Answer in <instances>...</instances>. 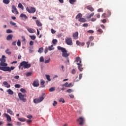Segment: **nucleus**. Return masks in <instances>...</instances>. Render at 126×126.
<instances>
[{
    "mask_svg": "<svg viewBox=\"0 0 126 126\" xmlns=\"http://www.w3.org/2000/svg\"><path fill=\"white\" fill-rule=\"evenodd\" d=\"M53 47H54V45H51L50 46L48 47V50L49 51H52V50H54V48H53Z\"/></svg>",
    "mask_w": 126,
    "mask_h": 126,
    "instance_id": "f704fd0d",
    "label": "nucleus"
},
{
    "mask_svg": "<svg viewBox=\"0 0 126 126\" xmlns=\"http://www.w3.org/2000/svg\"><path fill=\"white\" fill-rule=\"evenodd\" d=\"M43 47H41L38 50V53H40V54L43 53Z\"/></svg>",
    "mask_w": 126,
    "mask_h": 126,
    "instance_id": "e433bc0d",
    "label": "nucleus"
},
{
    "mask_svg": "<svg viewBox=\"0 0 126 126\" xmlns=\"http://www.w3.org/2000/svg\"><path fill=\"white\" fill-rule=\"evenodd\" d=\"M56 90L55 87H51L50 89H49V92H54Z\"/></svg>",
    "mask_w": 126,
    "mask_h": 126,
    "instance_id": "c85d7f7f",
    "label": "nucleus"
},
{
    "mask_svg": "<svg viewBox=\"0 0 126 126\" xmlns=\"http://www.w3.org/2000/svg\"><path fill=\"white\" fill-rule=\"evenodd\" d=\"M20 91H21V92H22L23 93H26V90L24 89H23V88L21 89Z\"/></svg>",
    "mask_w": 126,
    "mask_h": 126,
    "instance_id": "c03bdc74",
    "label": "nucleus"
},
{
    "mask_svg": "<svg viewBox=\"0 0 126 126\" xmlns=\"http://www.w3.org/2000/svg\"><path fill=\"white\" fill-rule=\"evenodd\" d=\"M36 23L38 27L42 26V23H41V22L39 21V20H37L36 21Z\"/></svg>",
    "mask_w": 126,
    "mask_h": 126,
    "instance_id": "5701e85b",
    "label": "nucleus"
},
{
    "mask_svg": "<svg viewBox=\"0 0 126 126\" xmlns=\"http://www.w3.org/2000/svg\"><path fill=\"white\" fill-rule=\"evenodd\" d=\"M72 86H73V85H72V83H70L68 85V87H72Z\"/></svg>",
    "mask_w": 126,
    "mask_h": 126,
    "instance_id": "e2e57ef3",
    "label": "nucleus"
},
{
    "mask_svg": "<svg viewBox=\"0 0 126 126\" xmlns=\"http://www.w3.org/2000/svg\"><path fill=\"white\" fill-rule=\"evenodd\" d=\"M103 8H99L97 10V12H103Z\"/></svg>",
    "mask_w": 126,
    "mask_h": 126,
    "instance_id": "864d4df0",
    "label": "nucleus"
},
{
    "mask_svg": "<svg viewBox=\"0 0 126 126\" xmlns=\"http://www.w3.org/2000/svg\"><path fill=\"white\" fill-rule=\"evenodd\" d=\"M18 7L23 10V5H22V4H21V3L18 4Z\"/></svg>",
    "mask_w": 126,
    "mask_h": 126,
    "instance_id": "58836bf2",
    "label": "nucleus"
},
{
    "mask_svg": "<svg viewBox=\"0 0 126 126\" xmlns=\"http://www.w3.org/2000/svg\"><path fill=\"white\" fill-rule=\"evenodd\" d=\"M26 10L29 13H34V12H36V9L33 7H27Z\"/></svg>",
    "mask_w": 126,
    "mask_h": 126,
    "instance_id": "0eeeda50",
    "label": "nucleus"
},
{
    "mask_svg": "<svg viewBox=\"0 0 126 126\" xmlns=\"http://www.w3.org/2000/svg\"><path fill=\"white\" fill-rule=\"evenodd\" d=\"M44 61H45V59H44V57L43 56L40 57L39 58V61L40 62V63L44 62Z\"/></svg>",
    "mask_w": 126,
    "mask_h": 126,
    "instance_id": "7c9ffc66",
    "label": "nucleus"
},
{
    "mask_svg": "<svg viewBox=\"0 0 126 126\" xmlns=\"http://www.w3.org/2000/svg\"><path fill=\"white\" fill-rule=\"evenodd\" d=\"M10 24L12 25V26H15V27H17L16 26V23L13 22V21H10Z\"/></svg>",
    "mask_w": 126,
    "mask_h": 126,
    "instance_id": "a878e982",
    "label": "nucleus"
},
{
    "mask_svg": "<svg viewBox=\"0 0 126 126\" xmlns=\"http://www.w3.org/2000/svg\"><path fill=\"white\" fill-rule=\"evenodd\" d=\"M82 78V74H80L79 75V79L80 80Z\"/></svg>",
    "mask_w": 126,
    "mask_h": 126,
    "instance_id": "338daca9",
    "label": "nucleus"
},
{
    "mask_svg": "<svg viewBox=\"0 0 126 126\" xmlns=\"http://www.w3.org/2000/svg\"><path fill=\"white\" fill-rule=\"evenodd\" d=\"M94 40V37L90 36L89 37V41L86 43L87 45V48H89V45H90L91 42Z\"/></svg>",
    "mask_w": 126,
    "mask_h": 126,
    "instance_id": "9d476101",
    "label": "nucleus"
},
{
    "mask_svg": "<svg viewBox=\"0 0 126 126\" xmlns=\"http://www.w3.org/2000/svg\"><path fill=\"white\" fill-rule=\"evenodd\" d=\"M8 64L6 63H0V70H2L3 71H8L11 72V70H13L15 67L11 66V67L7 66Z\"/></svg>",
    "mask_w": 126,
    "mask_h": 126,
    "instance_id": "f257e3e1",
    "label": "nucleus"
},
{
    "mask_svg": "<svg viewBox=\"0 0 126 126\" xmlns=\"http://www.w3.org/2000/svg\"><path fill=\"white\" fill-rule=\"evenodd\" d=\"M92 16H94V13H91L88 17V18H91Z\"/></svg>",
    "mask_w": 126,
    "mask_h": 126,
    "instance_id": "6e6d98bb",
    "label": "nucleus"
},
{
    "mask_svg": "<svg viewBox=\"0 0 126 126\" xmlns=\"http://www.w3.org/2000/svg\"><path fill=\"white\" fill-rule=\"evenodd\" d=\"M7 92H8V94H9L10 95L13 94V91H12L10 89L8 90Z\"/></svg>",
    "mask_w": 126,
    "mask_h": 126,
    "instance_id": "c756f323",
    "label": "nucleus"
},
{
    "mask_svg": "<svg viewBox=\"0 0 126 126\" xmlns=\"http://www.w3.org/2000/svg\"><path fill=\"white\" fill-rule=\"evenodd\" d=\"M51 32L52 33V34H55L56 33V31H55V30H54V29H52Z\"/></svg>",
    "mask_w": 126,
    "mask_h": 126,
    "instance_id": "0e129e2a",
    "label": "nucleus"
},
{
    "mask_svg": "<svg viewBox=\"0 0 126 126\" xmlns=\"http://www.w3.org/2000/svg\"><path fill=\"white\" fill-rule=\"evenodd\" d=\"M59 102H62L63 103H64L65 101L63 98H60L59 99Z\"/></svg>",
    "mask_w": 126,
    "mask_h": 126,
    "instance_id": "4d7b16f0",
    "label": "nucleus"
},
{
    "mask_svg": "<svg viewBox=\"0 0 126 126\" xmlns=\"http://www.w3.org/2000/svg\"><path fill=\"white\" fill-rule=\"evenodd\" d=\"M44 99H45L44 95H42L40 96L39 98H35L33 100V103H34V104H38V103H41V102H42Z\"/></svg>",
    "mask_w": 126,
    "mask_h": 126,
    "instance_id": "39448f33",
    "label": "nucleus"
},
{
    "mask_svg": "<svg viewBox=\"0 0 126 126\" xmlns=\"http://www.w3.org/2000/svg\"><path fill=\"white\" fill-rule=\"evenodd\" d=\"M21 66H23L24 68H30L31 67V64L28 63V62L23 61L20 63L19 68H20Z\"/></svg>",
    "mask_w": 126,
    "mask_h": 126,
    "instance_id": "20e7f679",
    "label": "nucleus"
},
{
    "mask_svg": "<svg viewBox=\"0 0 126 126\" xmlns=\"http://www.w3.org/2000/svg\"><path fill=\"white\" fill-rule=\"evenodd\" d=\"M26 76L28 77V76H31L32 75V73L31 72H29L28 73H26Z\"/></svg>",
    "mask_w": 126,
    "mask_h": 126,
    "instance_id": "79ce46f5",
    "label": "nucleus"
},
{
    "mask_svg": "<svg viewBox=\"0 0 126 126\" xmlns=\"http://www.w3.org/2000/svg\"><path fill=\"white\" fill-rule=\"evenodd\" d=\"M51 62V59L49 58L47 60H45L44 62V63H49Z\"/></svg>",
    "mask_w": 126,
    "mask_h": 126,
    "instance_id": "a19ab883",
    "label": "nucleus"
},
{
    "mask_svg": "<svg viewBox=\"0 0 126 126\" xmlns=\"http://www.w3.org/2000/svg\"><path fill=\"white\" fill-rule=\"evenodd\" d=\"M88 33H94V31H93V30H89V31H88Z\"/></svg>",
    "mask_w": 126,
    "mask_h": 126,
    "instance_id": "69168bd1",
    "label": "nucleus"
},
{
    "mask_svg": "<svg viewBox=\"0 0 126 126\" xmlns=\"http://www.w3.org/2000/svg\"><path fill=\"white\" fill-rule=\"evenodd\" d=\"M17 45L19 47H20V46H21V42L20 41V40H18V41L17 42Z\"/></svg>",
    "mask_w": 126,
    "mask_h": 126,
    "instance_id": "37998d69",
    "label": "nucleus"
},
{
    "mask_svg": "<svg viewBox=\"0 0 126 126\" xmlns=\"http://www.w3.org/2000/svg\"><path fill=\"white\" fill-rule=\"evenodd\" d=\"M75 62L76 63V64L78 65V68L80 71H82L83 70V67H82V63L81 62V59L80 57H77L75 59Z\"/></svg>",
    "mask_w": 126,
    "mask_h": 126,
    "instance_id": "f03ea898",
    "label": "nucleus"
},
{
    "mask_svg": "<svg viewBox=\"0 0 126 126\" xmlns=\"http://www.w3.org/2000/svg\"><path fill=\"white\" fill-rule=\"evenodd\" d=\"M5 53L6 54H7V55H11V52H10L9 51V49H7V50H5Z\"/></svg>",
    "mask_w": 126,
    "mask_h": 126,
    "instance_id": "cd10ccee",
    "label": "nucleus"
},
{
    "mask_svg": "<svg viewBox=\"0 0 126 126\" xmlns=\"http://www.w3.org/2000/svg\"><path fill=\"white\" fill-rule=\"evenodd\" d=\"M27 118H28V119H32V118H33V116H32V115H28L27 116Z\"/></svg>",
    "mask_w": 126,
    "mask_h": 126,
    "instance_id": "5fc2aeb1",
    "label": "nucleus"
},
{
    "mask_svg": "<svg viewBox=\"0 0 126 126\" xmlns=\"http://www.w3.org/2000/svg\"><path fill=\"white\" fill-rule=\"evenodd\" d=\"M6 33H7L8 34H9V33H12V31H11V30L8 29L6 30Z\"/></svg>",
    "mask_w": 126,
    "mask_h": 126,
    "instance_id": "de8ad7c7",
    "label": "nucleus"
},
{
    "mask_svg": "<svg viewBox=\"0 0 126 126\" xmlns=\"http://www.w3.org/2000/svg\"><path fill=\"white\" fill-rule=\"evenodd\" d=\"M83 27H88V24L85 23V24H83Z\"/></svg>",
    "mask_w": 126,
    "mask_h": 126,
    "instance_id": "680f3d73",
    "label": "nucleus"
},
{
    "mask_svg": "<svg viewBox=\"0 0 126 126\" xmlns=\"http://www.w3.org/2000/svg\"><path fill=\"white\" fill-rule=\"evenodd\" d=\"M107 13H108L107 15H108V17L111 16V11L108 10L107 11Z\"/></svg>",
    "mask_w": 126,
    "mask_h": 126,
    "instance_id": "13d9d810",
    "label": "nucleus"
},
{
    "mask_svg": "<svg viewBox=\"0 0 126 126\" xmlns=\"http://www.w3.org/2000/svg\"><path fill=\"white\" fill-rule=\"evenodd\" d=\"M56 105H58V102L56 100H54V103H53V106L56 107Z\"/></svg>",
    "mask_w": 126,
    "mask_h": 126,
    "instance_id": "a18cd8bd",
    "label": "nucleus"
},
{
    "mask_svg": "<svg viewBox=\"0 0 126 126\" xmlns=\"http://www.w3.org/2000/svg\"><path fill=\"white\" fill-rule=\"evenodd\" d=\"M3 3H5V4H8L9 2H10V0H3Z\"/></svg>",
    "mask_w": 126,
    "mask_h": 126,
    "instance_id": "393cba45",
    "label": "nucleus"
},
{
    "mask_svg": "<svg viewBox=\"0 0 126 126\" xmlns=\"http://www.w3.org/2000/svg\"><path fill=\"white\" fill-rule=\"evenodd\" d=\"M65 43L68 46H72L73 43H72V39L70 37H67L65 40Z\"/></svg>",
    "mask_w": 126,
    "mask_h": 126,
    "instance_id": "6e6552de",
    "label": "nucleus"
},
{
    "mask_svg": "<svg viewBox=\"0 0 126 126\" xmlns=\"http://www.w3.org/2000/svg\"><path fill=\"white\" fill-rule=\"evenodd\" d=\"M6 59V57H5V56L3 55L2 56L1 59H0V63H5L6 60H5Z\"/></svg>",
    "mask_w": 126,
    "mask_h": 126,
    "instance_id": "ddd939ff",
    "label": "nucleus"
},
{
    "mask_svg": "<svg viewBox=\"0 0 126 126\" xmlns=\"http://www.w3.org/2000/svg\"><path fill=\"white\" fill-rule=\"evenodd\" d=\"M82 17V14L81 13H79L76 16V19H79V18H81Z\"/></svg>",
    "mask_w": 126,
    "mask_h": 126,
    "instance_id": "b1692460",
    "label": "nucleus"
},
{
    "mask_svg": "<svg viewBox=\"0 0 126 126\" xmlns=\"http://www.w3.org/2000/svg\"><path fill=\"white\" fill-rule=\"evenodd\" d=\"M76 72V70H75V69H73L71 71L72 74H75Z\"/></svg>",
    "mask_w": 126,
    "mask_h": 126,
    "instance_id": "09e8293b",
    "label": "nucleus"
},
{
    "mask_svg": "<svg viewBox=\"0 0 126 126\" xmlns=\"http://www.w3.org/2000/svg\"><path fill=\"white\" fill-rule=\"evenodd\" d=\"M32 85L34 87H38V86H39V82H38L37 81H34L32 83Z\"/></svg>",
    "mask_w": 126,
    "mask_h": 126,
    "instance_id": "dca6fc26",
    "label": "nucleus"
},
{
    "mask_svg": "<svg viewBox=\"0 0 126 126\" xmlns=\"http://www.w3.org/2000/svg\"><path fill=\"white\" fill-rule=\"evenodd\" d=\"M107 17H109V16L106 13H103L101 16V18H106Z\"/></svg>",
    "mask_w": 126,
    "mask_h": 126,
    "instance_id": "bb28decb",
    "label": "nucleus"
},
{
    "mask_svg": "<svg viewBox=\"0 0 126 126\" xmlns=\"http://www.w3.org/2000/svg\"><path fill=\"white\" fill-rule=\"evenodd\" d=\"M20 122H26V119L23 118H18Z\"/></svg>",
    "mask_w": 126,
    "mask_h": 126,
    "instance_id": "ea45409f",
    "label": "nucleus"
},
{
    "mask_svg": "<svg viewBox=\"0 0 126 126\" xmlns=\"http://www.w3.org/2000/svg\"><path fill=\"white\" fill-rule=\"evenodd\" d=\"M73 38L75 39V40H77V39H78V32H77L73 33Z\"/></svg>",
    "mask_w": 126,
    "mask_h": 126,
    "instance_id": "4468645a",
    "label": "nucleus"
},
{
    "mask_svg": "<svg viewBox=\"0 0 126 126\" xmlns=\"http://www.w3.org/2000/svg\"><path fill=\"white\" fill-rule=\"evenodd\" d=\"M15 88H20L21 86L19 84H16L15 85Z\"/></svg>",
    "mask_w": 126,
    "mask_h": 126,
    "instance_id": "8fccbe9b",
    "label": "nucleus"
},
{
    "mask_svg": "<svg viewBox=\"0 0 126 126\" xmlns=\"http://www.w3.org/2000/svg\"><path fill=\"white\" fill-rule=\"evenodd\" d=\"M40 84L41 85H44L45 84V81L43 80H40Z\"/></svg>",
    "mask_w": 126,
    "mask_h": 126,
    "instance_id": "49530a36",
    "label": "nucleus"
},
{
    "mask_svg": "<svg viewBox=\"0 0 126 126\" xmlns=\"http://www.w3.org/2000/svg\"><path fill=\"white\" fill-rule=\"evenodd\" d=\"M52 43H53V45H57V43H58V40L53 39L52 40Z\"/></svg>",
    "mask_w": 126,
    "mask_h": 126,
    "instance_id": "72a5a7b5",
    "label": "nucleus"
},
{
    "mask_svg": "<svg viewBox=\"0 0 126 126\" xmlns=\"http://www.w3.org/2000/svg\"><path fill=\"white\" fill-rule=\"evenodd\" d=\"M66 92H67V93H71V92H72V90L69 89L66 91Z\"/></svg>",
    "mask_w": 126,
    "mask_h": 126,
    "instance_id": "603ef678",
    "label": "nucleus"
},
{
    "mask_svg": "<svg viewBox=\"0 0 126 126\" xmlns=\"http://www.w3.org/2000/svg\"><path fill=\"white\" fill-rule=\"evenodd\" d=\"M27 31H28V32H29V33H35V30L33 29L28 28Z\"/></svg>",
    "mask_w": 126,
    "mask_h": 126,
    "instance_id": "f3484780",
    "label": "nucleus"
},
{
    "mask_svg": "<svg viewBox=\"0 0 126 126\" xmlns=\"http://www.w3.org/2000/svg\"><path fill=\"white\" fill-rule=\"evenodd\" d=\"M30 37L32 40H35L36 39V36L35 35H30Z\"/></svg>",
    "mask_w": 126,
    "mask_h": 126,
    "instance_id": "c9c22d12",
    "label": "nucleus"
},
{
    "mask_svg": "<svg viewBox=\"0 0 126 126\" xmlns=\"http://www.w3.org/2000/svg\"><path fill=\"white\" fill-rule=\"evenodd\" d=\"M48 51H49V49H48V48H46L44 50L45 54H47V53H48Z\"/></svg>",
    "mask_w": 126,
    "mask_h": 126,
    "instance_id": "bf43d9fd",
    "label": "nucleus"
},
{
    "mask_svg": "<svg viewBox=\"0 0 126 126\" xmlns=\"http://www.w3.org/2000/svg\"><path fill=\"white\" fill-rule=\"evenodd\" d=\"M12 13H14V12H16V14H18L19 13L18 12V11H17V9L16 8V7L14 5H12Z\"/></svg>",
    "mask_w": 126,
    "mask_h": 126,
    "instance_id": "9b49d317",
    "label": "nucleus"
},
{
    "mask_svg": "<svg viewBox=\"0 0 126 126\" xmlns=\"http://www.w3.org/2000/svg\"><path fill=\"white\" fill-rule=\"evenodd\" d=\"M76 0H69V2L71 4H74V2H76Z\"/></svg>",
    "mask_w": 126,
    "mask_h": 126,
    "instance_id": "473e14b6",
    "label": "nucleus"
},
{
    "mask_svg": "<svg viewBox=\"0 0 126 126\" xmlns=\"http://www.w3.org/2000/svg\"><path fill=\"white\" fill-rule=\"evenodd\" d=\"M18 96L20 100L21 101H22V102H25L26 101H27V99L26 98H24V97H26V94H22V93H19L18 94Z\"/></svg>",
    "mask_w": 126,
    "mask_h": 126,
    "instance_id": "423d86ee",
    "label": "nucleus"
},
{
    "mask_svg": "<svg viewBox=\"0 0 126 126\" xmlns=\"http://www.w3.org/2000/svg\"><path fill=\"white\" fill-rule=\"evenodd\" d=\"M86 8H87L89 10H90V11H94V8L92 7V6L91 5L87 6Z\"/></svg>",
    "mask_w": 126,
    "mask_h": 126,
    "instance_id": "6ab92c4d",
    "label": "nucleus"
},
{
    "mask_svg": "<svg viewBox=\"0 0 126 126\" xmlns=\"http://www.w3.org/2000/svg\"><path fill=\"white\" fill-rule=\"evenodd\" d=\"M20 17H21V18H24L25 19H27V18H28V17H27L26 15L23 13L21 14V15H20Z\"/></svg>",
    "mask_w": 126,
    "mask_h": 126,
    "instance_id": "aec40b11",
    "label": "nucleus"
},
{
    "mask_svg": "<svg viewBox=\"0 0 126 126\" xmlns=\"http://www.w3.org/2000/svg\"><path fill=\"white\" fill-rule=\"evenodd\" d=\"M7 113H8L9 114H10V115H13V112L10 109H8L7 110Z\"/></svg>",
    "mask_w": 126,
    "mask_h": 126,
    "instance_id": "2f4dec72",
    "label": "nucleus"
},
{
    "mask_svg": "<svg viewBox=\"0 0 126 126\" xmlns=\"http://www.w3.org/2000/svg\"><path fill=\"white\" fill-rule=\"evenodd\" d=\"M3 85H6V87L7 88H9L10 87V85H9L8 83H7V82L6 81L3 82Z\"/></svg>",
    "mask_w": 126,
    "mask_h": 126,
    "instance_id": "412c9836",
    "label": "nucleus"
},
{
    "mask_svg": "<svg viewBox=\"0 0 126 126\" xmlns=\"http://www.w3.org/2000/svg\"><path fill=\"white\" fill-rule=\"evenodd\" d=\"M78 21H80V22H82V23L86 22V19H85V18H79L78 19Z\"/></svg>",
    "mask_w": 126,
    "mask_h": 126,
    "instance_id": "4be33fe9",
    "label": "nucleus"
},
{
    "mask_svg": "<svg viewBox=\"0 0 126 126\" xmlns=\"http://www.w3.org/2000/svg\"><path fill=\"white\" fill-rule=\"evenodd\" d=\"M57 48L59 51H61V52H62V56L64 58H67V57L69 56V53H67V51H66L65 48H63L61 46H58Z\"/></svg>",
    "mask_w": 126,
    "mask_h": 126,
    "instance_id": "7ed1b4c3",
    "label": "nucleus"
},
{
    "mask_svg": "<svg viewBox=\"0 0 126 126\" xmlns=\"http://www.w3.org/2000/svg\"><path fill=\"white\" fill-rule=\"evenodd\" d=\"M4 116L6 117L7 122H9V123H10V122H11V117H10V116L6 113H4Z\"/></svg>",
    "mask_w": 126,
    "mask_h": 126,
    "instance_id": "f8f14e48",
    "label": "nucleus"
},
{
    "mask_svg": "<svg viewBox=\"0 0 126 126\" xmlns=\"http://www.w3.org/2000/svg\"><path fill=\"white\" fill-rule=\"evenodd\" d=\"M64 85H65V87H68V82L65 83Z\"/></svg>",
    "mask_w": 126,
    "mask_h": 126,
    "instance_id": "774afa93",
    "label": "nucleus"
},
{
    "mask_svg": "<svg viewBox=\"0 0 126 126\" xmlns=\"http://www.w3.org/2000/svg\"><path fill=\"white\" fill-rule=\"evenodd\" d=\"M13 37V35L12 34H9L7 37L6 39L7 41H10V40H12V37Z\"/></svg>",
    "mask_w": 126,
    "mask_h": 126,
    "instance_id": "a211bd4d",
    "label": "nucleus"
},
{
    "mask_svg": "<svg viewBox=\"0 0 126 126\" xmlns=\"http://www.w3.org/2000/svg\"><path fill=\"white\" fill-rule=\"evenodd\" d=\"M27 123L28 124H31V123H32V120H28L27 121Z\"/></svg>",
    "mask_w": 126,
    "mask_h": 126,
    "instance_id": "052dcab7",
    "label": "nucleus"
},
{
    "mask_svg": "<svg viewBox=\"0 0 126 126\" xmlns=\"http://www.w3.org/2000/svg\"><path fill=\"white\" fill-rule=\"evenodd\" d=\"M84 121V118L82 117H79V119L77 120V121L79 122L80 126H83Z\"/></svg>",
    "mask_w": 126,
    "mask_h": 126,
    "instance_id": "1a4fd4ad",
    "label": "nucleus"
},
{
    "mask_svg": "<svg viewBox=\"0 0 126 126\" xmlns=\"http://www.w3.org/2000/svg\"><path fill=\"white\" fill-rule=\"evenodd\" d=\"M47 80H48V81H51V78H50V75H45Z\"/></svg>",
    "mask_w": 126,
    "mask_h": 126,
    "instance_id": "4c0bfd02",
    "label": "nucleus"
},
{
    "mask_svg": "<svg viewBox=\"0 0 126 126\" xmlns=\"http://www.w3.org/2000/svg\"><path fill=\"white\" fill-rule=\"evenodd\" d=\"M97 32H99V33H103V30H102V29H99L97 31Z\"/></svg>",
    "mask_w": 126,
    "mask_h": 126,
    "instance_id": "3c124183",
    "label": "nucleus"
},
{
    "mask_svg": "<svg viewBox=\"0 0 126 126\" xmlns=\"http://www.w3.org/2000/svg\"><path fill=\"white\" fill-rule=\"evenodd\" d=\"M76 44L78 45V46H84L85 45V43L80 42L79 40L76 41Z\"/></svg>",
    "mask_w": 126,
    "mask_h": 126,
    "instance_id": "2eb2a0df",
    "label": "nucleus"
}]
</instances>
